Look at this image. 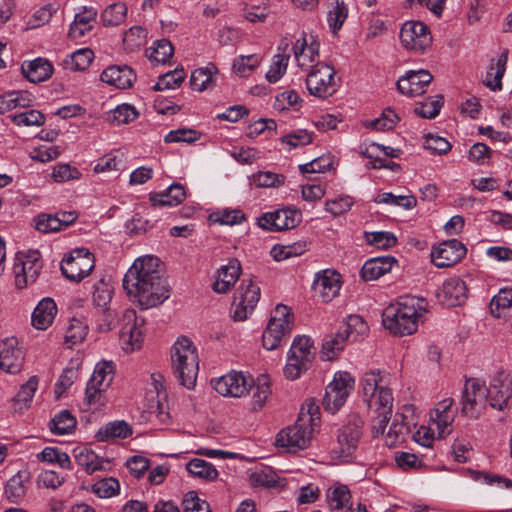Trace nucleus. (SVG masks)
<instances>
[{"label":"nucleus","instance_id":"nucleus-14","mask_svg":"<svg viewBox=\"0 0 512 512\" xmlns=\"http://www.w3.org/2000/svg\"><path fill=\"white\" fill-rule=\"evenodd\" d=\"M400 40L403 46L415 52H424L432 44L429 27L420 21H407L400 30Z\"/></svg>","mask_w":512,"mask_h":512},{"label":"nucleus","instance_id":"nucleus-22","mask_svg":"<svg viewBox=\"0 0 512 512\" xmlns=\"http://www.w3.org/2000/svg\"><path fill=\"white\" fill-rule=\"evenodd\" d=\"M467 293L466 283L462 279L454 277L443 283L437 296L443 304L453 307L463 304L468 297Z\"/></svg>","mask_w":512,"mask_h":512},{"label":"nucleus","instance_id":"nucleus-54","mask_svg":"<svg viewBox=\"0 0 512 512\" xmlns=\"http://www.w3.org/2000/svg\"><path fill=\"white\" fill-rule=\"evenodd\" d=\"M374 201L376 203H385L396 205L405 209H411L416 206L417 200L414 196H395L392 193H383L378 195Z\"/></svg>","mask_w":512,"mask_h":512},{"label":"nucleus","instance_id":"nucleus-43","mask_svg":"<svg viewBox=\"0 0 512 512\" xmlns=\"http://www.w3.org/2000/svg\"><path fill=\"white\" fill-rule=\"evenodd\" d=\"M4 494L11 503H19V501L25 496V479L20 473L14 475L7 481Z\"/></svg>","mask_w":512,"mask_h":512},{"label":"nucleus","instance_id":"nucleus-33","mask_svg":"<svg viewBox=\"0 0 512 512\" xmlns=\"http://www.w3.org/2000/svg\"><path fill=\"white\" fill-rule=\"evenodd\" d=\"M37 387L38 378L36 376L30 377L28 381L21 386L20 390L13 398V406L16 412H22L29 407Z\"/></svg>","mask_w":512,"mask_h":512},{"label":"nucleus","instance_id":"nucleus-20","mask_svg":"<svg viewBox=\"0 0 512 512\" xmlns=\"http://www.w3.org/2000/svg\"><path fill=\"white\" fill-rule=\"evenodd\" d=\"M24 364V353L18 347L15 337H8L0 343V369L10 374L21 371Z\"/></svg>","mask_w":512,"mask_h":512},{"label":"nucleus","instance_id":"nucleus-31","mask_svg":"<svg viewBox=\"0 0 512 512\" xmlns=\"http://www.w3.org/2000/svg\"><path fill=\"white\" fill-rule=\"evenodd\" d=\"M292 327L290 325L277 324L274 321H269L266 329L262 335V343L265 349H277L283 338L290 334Z\"/></svg>","mask_w":512,"mask_h":512},{"label":"nucleus","instance_id":"nucleus-61","mask_svg":"<svg viewBox=\"0 0 512 512\" xmlns=\"http://www.w3.org/2000/svg\"><path fill=\"white\" fill-rule=\"evenodd\" d=\"M289 61V55L277 54L274 56V60L270 69L266 73V79L270 83L277 82L287 69Z\"/></svg>","mask_w":512,"mask_h":512},{"label":"nucleus","instance_id":"nucleus-39","mask_svg":"<svg viewBox=\"0 0 512 512\" xmlns=\"http://www.w3.org/2000/svg\"><path fill=\"white\" fill-rule=\"evenodd\" d=\"M186 469L190 474L208 481H214L218 477V471L215 467L203 459L190 460Z\"/></svg>","mask_w":512,"mask_h":512},{"label":"nucleus","instance_id":"nucleus-62","mask_svg":"<svg viewBox=\"0 0 512 512\" xmlns=\"http://www.w3.org/2000/svg\"><path fill=\"white\" fill-rule=\"evenodd\" d=\"M395 462L404 471L416 470L423 466V461L416 454L404 451L395 453Z\"/></svg>","mask_w":512,"mask_h":512},{"label":"nucleus","instance_id":"nucleus-36","mask_svg":"<svg viewBox=\"0 0 512 512\" xmlns=\"http://www.w3.org/2000/svg\"><path fill=\"white\" fill-rule=\"evenodd\" d=\"M367 330V324L362 317L350 315L340 332L344 333V337L348 342H356L366 334Z\"/></svg>","mask_w":512,"mask_h":512},{"label":"nucleus","instance_id":"nucleus-2","mask_svg":"<svg viewBox=\"0 0 512 512\" xmlns=\"http://www.w3.org/2000/svg\"><path fill=\"white\" fill-rule=\"evenodd\" d=\"M172 368L179 383L187 389L194 388L199 371V359L192 341L179 338L171 352Z\"/></svg>","mask_w":512,"mask_h":512},{"label":"nucleus","instance_id":"nucleus-64","mask_svg":"<svg viewBox=\"0 0 512 512\" xmlns=\"http://www.w3.org/2000/svg\"><path fill=\"white\" fill-rule=\"evenodd\" d=\"M184 512H210L209 504L201 500L194 491L188 492L183 499Z\"/></svg>","mask_w":512,"mask_h":512},{"label":"nucleus","instance_id":"nucleus-5","mask_svg":"<svg viewBox=\"0 0 512 512\" xmlns=\"http://www.w3.org/2000/svg\"><path fill=\"white\" fill-rule=\"evenodd\" d=\"M364 421L357 414L348 417L346 423L339 428L337 434V448L334 453L343 461H349L357 449L363 436Z\"/></svg>","mask_w":512,"mask_h":512},{"label":"nucleus","instance_id":"nucleus-37","mask_svg":"<svg viewBox=\"0 0 512 512\" xmlns=\"http://www.w3.org/2000/svg\"><path fill=\"white\" fill-rule=\"evenodd\" d=\"M508 61V50H504L499 56L496 63V72L493 74L492 71L494 67H490V71L487 72L486 77L484 79V84L489 87L491 90H501L502 88V78L506 71V64Z\"/></svg>","mask_w":512,"mask_h":512},{"label":"nucleus","instance_id":"nucleus-60","mask_svg":"<svg viewBox=\"0 0 512 512\" xmlns=\"http://www.w3.org/2000/svg\"><path fill=\"white\" fill-rule=\"evenodd\" d=\"M371 404L370 407H374L377 413H392L393 397L391 390L388 388H380L371 401Z\"/></svg>","mask_w":512,"mask_h":512},{"label":"nucleus","instance_id":"nucleus-11","mask_svg":"<svg viewBox=\"0 0 512 512\" xmlns=\"http://www.w3.org/2000/svg\"><path fill=\"white\" fill-rule=\"evenodd\" d=\"M39 251H30L26 254H17L13 266L15 285L24 289L36 282L42 269Z\"/></svg>","mask_w":512,"mask_h":512},{"label":"nucleus","instance_id":"nucleus-51","mask_svg":"<svg viewBox=\"0 0 512 512\" xmlns=\"http://www.w3.org/2000/svg\"><path fill=\"white\" fill-rule=\"evenodd\" d=\"M400 118L391 108H386L381 117L376 118L366 124L367 127H372L376 130L385 131L391 130L398 123Z\"/></svg>","mask_w":512,"mask_h":512},{"label":"nucleus","instance_id":"nucleus-44","mask_svg":"<svg viewBox=\"0 0 512 512\" xmlns=\"http://www.w3.org/2000/svg\"><path fill=\"white\" fill-rule=\"evenodd\" d=\"M350 499L351 493L346 485H338L328 490L327 500L331 509L339 510L347 507Z\"/></svg>","mask_w":512,"mask_h":512},{"label":"nucleus","instance_id":"nucleus-58","mask_svg":"<svg viewBox=\"0 0 512 512\" xmlns=\"http://www.w3.org/2000/svg\"><path fill=\"white\" fill-rule=\"evenodd\" d=\"M112 293L113 291L109 284L103 280L99 281L94 286L93 303L101 309L109 308L108 304L112 299Z\"/></svg>","mask_w":512,"mask_h":512},{"label":"nucleus","instance_id":"nucleus-1","mask_svg":"<svg viewBox=\"0 0 512 512\" xmlns=\"http://www.w3.org/2000/svg\"><path fill=\"white\" fill-rule=\"evenodd\" d=\"M123 287L143 309L161 305L170 296V286L158 257L137 258L123 278Z\"/></svg>","mask_w":512,"mask_h":512},{"label":"nucleus","instance_id":"nucleus-21","mask_svg":"<svg viewBox=\"0 0 512 512\" xmlns=\"http://www.w3.org/2000/svg\"><path fill=\"white\" fill-rule=\"evenodd\" d=\"M433 76L427 70L410 71L397 81L398 91L409 97L422 95Z\"/></svg>","mask_w":512,"mask_h":512},{"label":"nucleus","instance_id":"nucleus-8","mask_svg":"<svg viewBox=\"0 0 512 512\" xmlns=\"http://www.w3.org/2000/svg\"><path fill=\"white\" fill-rule=\"evenodd\" d=\"M93 254L85 248H77L66 255L61 263V272L69 280L79 282L93 270Z\"/></svg>","mask_w":512,"mask_h":512},{"label":"nucleus","instance_id":"nucleus-17","mask_svg":"<svg viewBox=\"0 0 512 512\" xmlns=\"http://www.w3.org/2000/svg\"><path fill=\"white\" fill-rule=\"evenodd\" d=\"M300 221V211L286 208L263 214L258 218V225L265 230L283 231L296 227Z\"/></svg>","mask_w":512,"mask_h":512},{"label":"nucleus","instance_id":"nucleus-38","mask_svg":"<svg viewBox=\"0 0 512 512\" xmlns=\"http://www.w3.org/2000/svg\"><path fill=\"white\" fill-rule=\"evenodd\" d=\"M49 427L53 434H69L76 427V419L68 410H62L50 421Z\"/></svg>","mask_w":512,"mask_h":512},{"label":"nucleus","instance_id":"nucleus-47","mask_svg":"<svg viewBox=\"0 0 512 512\" xmlns=\"http://www.w3.org/2000/svg\"><path fill=\"white\" fill-rule=\"evenodd\" d=\"M512 306V288L501 289L490 301V311L499 318L504 309Z\"/></svg>","mask_w":512,"mask_h":512},{"label":"nucleus","instance_id":"nucleus-49","mask_svg":"<svg viewBox=\"0 0 512 512\" xmlns=\"http://www.w3.org/2000/svg\"><path fill=\"white\" fill-rule=\"evenodd\" d=\"M380 376L379 373L374 371L368 372L364 375L361 385L363 391L364 401L371 406V401L375 394L379 391Z\"/></svg>","mask_w":512,"mask_h":512},{"label":"nucleus","instance_id":"nucleus-24","mask_svg":"<svg viewBox=\"0 0 512 512\" xmlns=\"http://www.w3.org/2000/svg\"><path fill=\"white\" fill-rule=\"evenodd\" d=\"M241 274V264L238 259H230L227 265L218 270V276L213 284V290L216 293L228 292L239 279Z\"/></svg>","mask_w":512,"mask_h":512},{"label":"nucleus","instance_id":"nucleus-46","mask_svg":"<svg viewBox=\"0 0 512 512\" xmlns=\"http://www.w3.org/2000/svg\"><path fill=\"white\" fill-rule=\"evenodd\" d=\"M174 53V47L167 39H161L156 42L154 48L148 50V57L151 61L156 63H166Z\"/></svg>","mask_w":512,"mask_h":512},{"label":"nucleus","instance_id":"nucleus-15","mask_svg":"<svg viewBox=\"0 0 512 512\" xmlns=\"http://www.w3.org/2000/svg\"><path fill=\"white\" fill-rule=\"evenodd\" d=\"M487 387L480 383L477 379H470L466 381L461 397V412L463 415L477 419L482 409L484 408L485 401L487 400Z\"/></svg>","mask_w":512,"mask_h":512},{"label":"nucleus","instance_id":"nucleus-10","mask_svg":"<svg viewBox=\"0 0 512 512\" xmlns=\"http://www.w3.org/2000/svg\"><path fill=\"white\" fill-rule=\"evenodd\" d=\"M354 379L348 372H338L334 380L326 387L323 397L324 409L331 414L336 413L345 403L353 389Z\"/></svg>","mask_w":512,"mask_h":512},{"label":"nucleus","instance_id":"nucleus-55","mask_svg":"<svg viewBox=\"0 0 512 512\" xmlns=\"http://www.w3.org/2000/svg\"><path fill=\"white\" fill-rule=\"evenodd\" d=\"M270 394L271 390L267 379L265 377L258 378V383L252 394V409L255 411L261 409Z\"/></svg>","mask_w":512,"mask_h":512},{"label":"nucleus","instance_id":"nucleus-48","mask_svg":"<svg viewBox=\"0 0 512 512\" xmlns=\"http://www.w3.org/2000/svg\"><path fill=\"white\" fill-rule=\"evenodd\" d=\"M77 463L85 469L88 474L103 469V461L92 451L81 450L75 455Z\"/></svg>","mask_w":512,"mask_h":512},{"label":"nucleus","instance_id":"nucleus-32","mask_svg":"<svg viewBox=\"0 0 512 512\" xmlns=\"http://www.w3.org/2000/svg\"><path fill=\"white\" fill-rule=\"evenodd\" d=\"M132 434V427L125 421L109 422L101 427L97 433L96 438L100 442H106L111 439H125Z\"/></svg>","mask_w":512,"mask_h":512},{"label":"nucleus","instance_id":"nucleus-23","mask_svg":"<svg viewBox=\"0 0 512 512\" xmlns=\"http://www.w3.org/2000/svg\"><path fill=\"white\" fill-rule=\"evenodd\" d=\"M294 56L298 66L304 70H312L319 62V43L307 45L306 39H298L294 45Z\"/></svg>","mask_w":512,"mask_h":512},{"label":"nucleus","instance_id":"nucleus-18","mask_svg":"<svg viewBox=\"0 0 512 512\" xmlns=\"http://www.w3.org/2000/svg\"><path fill=\"white\" fill-rule=\"evenodd\" d=\"M467 249L462 242L451 239L433 247L431 260L439 268H446L457 264L465 255Z\"/></svg>","mask_w":512,"mask_h":512},{"label":"nucleus","instance_id":"nucleus-6","mask_svg":"<svg viewBox=\"0 0 512 512\" xmlns=\"http://www.w3.org/2000/svg\"><path fill=\"white\" fill-rule=\"evenodd\" d=\"M311 420V415L307 416V419L299 417L294 425L288 426L278 433L275 445L286 452L292 453L306 449L311 439V429H309Z\"/></svg>","mask_w":512,"mask_h":512},{"label":"nucleus","instance_id":"nucleus-25","mask_svg":"<svg viewBox=\"0 0 512 512\" xmlns=\"http://www.w3.org/2000/svg\"><path fill=\"white\" fill-rule=\"evenodd\" d=\"M136 75L128 66H110L101 74V80L119 89H127L133 85Z\"/></svg>","mask_w":512,"mask_h":512},{"label":"nucleus","instance_id":"nucleus-26","mask_svg":"<svg viewBox=\"0 0 512 512\" xmlns=\"http://www.w3.org/2000/svg\"><path fill=\"white\" fill-rule=\"evenodd\" d=\"M57 314V306L52 298L42 299L33 311L32 325L39 329H47L53 322Z\"/></svg>","mask_w":512,"mask_h":512},{"label":"nucleus","instance_id":"nucleus-50","mask_svg":"<svg viewBox=\"0 0 512 512\" xmlns=\"http://www.w3.org/2000/svg\"><path fill=\"white\" fill-rule=\"evenodd\" d=\"M146 36L145 29L140 26H134L125 32L123 43L127 50L134 51L145 44Z\"/></svg>","mask_w":512,"mask_h":512},{"label":"nucleus","instance_id":"nucleus-57","mask_svg":"<svg viewBox=\"0 0 512 512\" xmlns=\"http://www.w3.org/2000/svg\"><path fill=\"white\" fill-rule=\"evenodd\" d=\"M94 57V53L89 48H83L75 51L70 56V68L74 71H83L89 67Z\"/></svg>","mask_w":512,"mask_h":512},{"label":"nucleus","instance_id":"nucleus-27","mask_svg":"<svg viewBox=\"0 0 512 512\" xmlns=\"http://www.w3.org/2000/svg\"><path fill=\"white\" fill-rule=\"evenodd\" d=\"M185 197L184 187L179 183H174L164 192L150 193L149 200L153 207H172L179 205Z\"/></svg>","mask_w":512,"mask_h":512},{"label":"nucleus","instance_id":"nucleus-30","mask_svg":"<svg viewBox=\"0 0 512 512\" xmlns=\"http://www.w3.org/2000/svg\"><path fill=\"white\" fill-rule=\"evenodd\" d=\"M97 11L93 8H84L81 13L75 15L73 23L70 25L68 36L71 39H79L86 35L92 29V23L95 22Z\"/></svg>","mask_w":512,"mask_h":512},{"label":"nucleus","instance_id":"nucleus-28","mask_svg":"<svg viewBox=\"0 0 512 512\" xmlns=\"http://www.w3.org/2000/svg\"><path fill=\"white\" fill-rule=\"evenodd\" d=\"M23 75L32 83L47 80L53 73L52 64L43 58H37L30 62H24L21 66Z\"/></svg>","mask_w":512,"mask_h":512},{"label":"nucleus","instance_id":"nucleus-9","mask_svg":"<svg viewBox=\"0 0 512 512\" xmlns=\"http://www.w3.org/2000/svg\"><path fill=\"white\" fill-rule=\"evenodd\" d=\"M115 365L112 361L99 362L87 383L85 399L89 405L102 404L103 392L114 379Z\"/></svg>","mask_w":512,"mask_h":512},{"label":"nucleus","instance_id":"nucleus-3","mask_svg":"<svg viewBox=\"0 0 512 512\" xmlns=\"http://www.w3.org/2000/svg\"><path fill=\"white\" fill-rule=\"evenodd\" d=\"M420 314L414 298H405L395 305H390L383 312V325L392 333L400 336L410 335L417 330Z\"/></svg>","mask_w":512,"mask_h":512},{"label":"nucleus","instance_id":"nucleus-40","mask_svg":"<svg viewBox=\"0 0 512 512\" xmlns=\"http://www.w3.org/2000/svg\"><path fill=\"white\" fill-rule=\"evenodd\" d=\"M347 342L344 333L340 331L336 335L330 336L322 345L321 358L327 361L334 360L344 349Z\"/></svg>","mask_w":512,"mask_h":512},{"label":"nucleus","instance_id":"nucleus-4","mask_svg":"<svg viewBox=\"0 0 512 512\" xmlns=\"http://www.w3.org/2000/svg\"><path fill=\"white\" fill-rule=\"evenodd\" d=\"M315 357V348L309 337L298 336L294 339L284 368L286 378L295 380L308 370Z\"/></svg>","mask_w":512,"mask_h":512},{"label":"nucleus","instance_id":"nucleus-34","mask_svg":"<svg viewBox=\"0 0 512 512\" xmlns=\"http://www.w3.org/2000/svg\"><path fill=\"white\" fill-rule=\"evenodd\" d=\"M88 330L89 326L83 318L73 317L66 330L65 344L72 348L74 345L81 343L87 336Z\"/></svg>","mask_w":512,"mask_h":512},{"label":"nucleus","instance_id":"nucleus-56","mask_svg":"<svg viewBox=\"0 0 512 512\" xmlns=\"http://www.w3.org/2000/svg\"><path fill=\"white\" fill-rule=\"evenodd\" d=\"M365 236L368 244L381 249L391 248L397 242V238L390 232H369Z\"/></svg>","mask_w":512,"mask_h":512},{"label":"nucleus","instance_id":"nucleus-45","mask_svg":"<svg viewBox=\"0 0 512 512\" xmlns=\"http://www.w3.org/2000/svg\"><path fill=\"white\" fill-rule=\"evenodd\" d=\"M138 111L130 104L118 105L108 116L111 124L123 125L128 124L137 119Z\"/></svg>","mask_w":512,"mask_h":512},{"label":"nucleus","instance_id":"nucleus-53","mask_svg":"<svg viewBox=\"0 0 512 512\" xmlns=\"http://www.w3.org/2000/svg\"><path fill=\"white\" fill-rule=\"evenodd\" d=\"M12 122L18 126H42L45 116L37 110H29L11 116Z\"/></svg>","mask_w":512,"mask_h":512},{"label":"nucleus","instance_id":"nucleus-13","mask_svg":"<svg viewBox=\"0 0 512 512\" xmlns=\"http://www.w3.org/2000/svg\"><path fill=\"white\" fill-rule=\"evenodd\" d=\"M144 319H138L136 311L126 309L121 320L119 332L122 348L126 352L139 349L143 342Z\"/></svg>","mask_w":512,"mask_h":512},{"label":"nucleus","instance_id":"nucleus-29","mask_svg":"<svg viewBox=\"0 0 512 512\" xmlns=\"http://www.w3.org/2000/svg\"><path fill=\"white\" fill-rule=\"evenodd\" d=\"M315 284L324 301H331L339 293L340 275L335 271L325 270L322 274L317 275Z\"/></svg>","mask_w":512,"mask_h":512},{"label":"nucleus","instance_id":"nucleus-42","mask_svg":"<svg viewBox=\"0 0 512 512\" xmlns=\"http://www.w3.org/2000/svg\"><path fill=\"white\" fill-rule=\"evenodd\" d=\"M213 70L216 71L215 66L207 68H199L192 72L190 78V85L193 90L204 91L209 89L214 82Z\"/></svg>","mask_w":512,"mask_h":512},{"label":"nucleus","instance_id":"nucleus-41","mask_svg":"<svg viewBox=\"0 0 512 512\" xmlns=\"http://www.w3.org/2000/svg\"><path fill=\"white\" fill-rule=\"evenodd\" d=\"M127 7L124 3H113L102 13L101 20L104 26H118L126 19Z\"/></svg>","mask_w":512,"mask_h":512},{"label":"nucleus","instance_id":"nucleus-7","mask_svg":"<svg viewBox=\"0 0 512 512\" xmlns=\"http://www.w3.org/2000/svg\"><path fill=\"white\" fill-rule=\"evenodd\" d=\"M335 73V69L327 63H317L306 76L309 94L320 99L332 96L336 91Z\"/></svg>","mask_w":512,"mask_h":512},{"label":"nucleus","instance_id":"nucleus-63","mask_svg":"<svg viewBox=\"0 0 512 512\" xmlns=\"http://www.w3.org/2000/svg\"><path fill=\"white\" fill-rule=\"evenodd\" d=\"M78 378V369L75 367H67L61 373L57 383L55 384V394L59 398Z\"/></svg>","mask_w":512,"mask_h":512},{"label":"nucleus","instance_id":"nucleus-16","mask_svg":"<svg viewBox=\"0 0 512 512\" xmlns=\"http://www.w3.org/2000/svg\"><path fill=\"white\" fill-rule=\"evenodd\" d=\"M214 389L223 396L242 397L254 385L251 377L241 372H230L212 382Z\"/></svg>","mask_w":512,"mask_h":512},{"label":"nucleus","instance_id":"nucleus-52","mask_svg":"<svg viewBox=\"0 0 512 512\" xmlns=\"http://www.w3.org/2000/svg\"><path fill=\"white\" fill-rule=\"evenodd\" d=\"M120 484L115 478H104L92 486V491L101 498H109L119 493Z\"/></svg>","mask_w":512,"mask_h":512},{"label":"nucleus","instance_id":"nucleus-59","mask_svg":"<svg viewBox=\"0 0 512 512\" xmlns=\"http://www.w3.org/2000/svg\"><path fill=\"white\" fill-rule=\"evenodd\" d=\"M313 141V134L305 129H297L281 138L282 143H286L290 148L305 146Z\"/></svg>","mask_w":512,"mask_h":512},{"label":"nucleus","instance_id":"nucleus-35","mask_svg":"<svg viewBox=\"0 0 512 512\" xmlns=\"http://www.w3.org/2000/svg\"><path fill=\"white\" fill-rule=\"evenodd\" d=\"M404 418L403 414L395 415L385 437L386 446L395 447L398 443L405 441V436L409 433V426L404 423Z\"/></svg>","mask_w":512,"mask_h":512},{"label":"nucleus","instance_id":"nucleus-19","mask_svg":"<svg viewBox=\"0 0 512 512\" xmlns=\"http://www.w3.org/2000/svg\"><path fill=\"white\" fill-rule=\"evenodd\" d=\"M511 383L509 374L505 371H499L493 377L490 387L487 388V401L493 409L503 411L510 406Z\"/></svg>","mask_w":512,"mask_h":512},{"label":"nucleus","instance_id":"nucleus-12","mask_svg":"<svg viewBox=\"0 0 512 512\" xmlns=\"http://www.w3.org/2000/svg\"><path fill=\"white\" fill-rule=\"evenodd\" d=\"M260 299V287L252 279H243L233 300V318L236 321L247 319Z\"/></svg>","mask_w":512,"mask_h":512}]
</instances>
